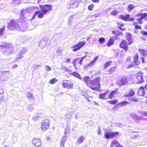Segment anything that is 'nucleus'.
<instances>
[{
    "mask_svg": "<svg viewBox=\"0 0 147 147\" xmlns=\"http://www.w3.org/2000/svg\"><path fill=\"white\" fill-rule=\"evenodd\" d=\"M49 124L50 122L48 119H46L44 120H42L41 125V129L43 130H46L49 128Z\"/></svg>",
    "mask_w": 147,
    "mask_h": 147,
    "instance_id": "obj_5",
    "label": "nucleus"
},
{
    "mask_svg": "<svg viewBox=\"0 0 147 147\" xmlns=\"http://www.w3.org/2000/svg\"><path fill=\"white\" fill-rule=\"evenodd\" d=\"M107 95V92H105V93H104L103 94H102V93L100 94H99V98L100 99H107V98H106L105 97H106V96Z\"/></svg>",
    "mask_w": 147,
    "mask_h": 147,
    "instance_id": "obj_29",
    "label": "nucleus"
},
{
    "mask_svg": "<svg viewBox=\"0 0 147 147\" xmlns=\"http://www.w3.org/2000/svg\"><path fill=\"white\" fill-rule=\"evenodd\" d=\"M78 5V3L77 1H74L72 4H71V7L72 8H76Z\"/></svg>",
    "mask_w": 147,
    "mask_h": 147,
    "instance_id": "obj_31",
    "label": "nucleus"
},
{
    "mask_svg": "<svg viewBox=\"0 0 147 147\" xmlns=\"http://www.w3.org/2000/svg\"><path fill=\"white\" fill-rule=\"evenodd\" d=\"M79 59V58H77L76 59H74V60L72 61V63L73 64L75 68H76V63L77 62L78 63Z\"/></svg>",
    "mask_w": 147,
    "mask_h": 147,
    "instance_id": "obj_35",
    "label": "nucleus"
},
{
    "mask_svg": "<svg viewBox=\"0 0 147 147\" xmlns=\"http://www.w3.org/2000/svg\"><path fill=\"white\" fill-rule=\"evenodd\" d=\"M73 18L74 16H71L69 17L68 20L69 23H70L71 22L72 20L73 19Z\"/></svg>",
    "mask_w": 147,
    "mask_h": 147,
    "instance_id": "obj_52",
    "label": "nucleus"
},
{
    "mask_svg": "<svg viewBox=\"0 0 147 147\" xmlns=\"http://www.w3.org/2000/svg\"><path fill=\"white\" fill-rule=\"evenodd\" d=\"M26 96L30 101H34V96L31 93L27 92L26 94Z\"/></svg>",
    "mask_w": 147,
    "mask_h": 147,
    "instance_id": "obj_21",
    "label": "nucleus"
},
{
    "mask_svg": "<svg viewBox=\"0 0 147 147\" xmlns=\"http://www.w3.org/2000/svg\"><path fill=\"white\" fill-rule=\"evenodd\" d=\"M60 69L63 70L64 72H67L69 73H70L72 72L71 70H69L67 68L64 66L62 67Z\"/></svg>",
    "mask_w": 147,
    "mask_h": 147,
    "instance_id": "obj_25",
    "label": "nucleus"
},
{
    "mask_svg": "<svg viewBox=\"0 0 147 147\" xmlns=\"http://www.w3.org/2000/svg\"><path fill=\"white\" fill-rule=\"evenodd\" d=\"M43 112L42 111L39 110L37 112V113L35 114V116L36 117H41L43 114Z\"/></svg>",
    "mask_w": 147,
    "mask_h": 147,
    "instance_id": "obj_26",
    "label": "nucleus"
},
{
    "mask_svg": "<svg viewBox=\"0 0 147 147\" xmlns=\"http://www.w3.org/2000/svg\"><path fill=\"white\" fill-rule=\"evenodd\" d=\"M130 115L132 117L135 118L138 120L140 119L141 118V117L138 116L134 114H131Z\"/></svg>",
    "mask_w": 147,
    "mask_h": 147,
    "instance_id": "obj_32",
    "label": "nucleus"
},
{
    "mask_svg": "<svg viewBox=\"0 0 147 147\" xmlns=\"http://www.w3.org/2000/svg\"><path fill=\"white\" fill-rule=\"evenodd\" d=\"M111 13L112 15L115 16L117 14V13L116 11H114L111 12Z\"/></svg>",
    "mask_w": 147,
    "mask_h": 147,
    "instance_id": "obj_55",
    "label": "nucleus"
},
{
    "mask_svg": "<svg viewBox=\"0 0 147 147\" xmlns=\"http://www.w3.org/2000/svg\"><path fill=\"white\" fill-rule=\"evenodd\" d=\"M129 94H127L126 95L124 96V98H125L126 97L131 96H133L135 94V92H129Z\"/></svg>",
    "mask_w": 147,
    "mask_h": 147,
    "instance_id": "obj_41",
    "label": "nucleus"
},
{
    "mask_svg": "<svg viewBox=\"0 0 147 147\" xmlns=\"http://www.w3.org/2000/svg\"><path fill=\"white\" fill-rule=\"evenodd\" d=\"M141 114L145 116H147V112H141Z\"/></svg>",
    "mask_w": 147,
    "mask_h": 147,
    "instance_id": "obj_57",
    "label": "nucleus"
},
{
    "mask_svg": "<svg viewBox=\"0 0 147 147\" xmlns=\"http://www.w3.org/2000/svg\"><path fill=\"white\" fill-rule=\"evenodd\" d=\"M112 62L111 61H109L106 63L104 65V68L106 69L109 66L111 63Z\"/></svg>",
    "mask_w": 147,
    "mask_h": 147,
    "instance_id": "obj_39",
    "label": "nucleus"
},
{
    "mask_svg": "<svg viewBox=\"0 0 147 147\" xmlns=\"http://www.w3.org/2000/svg\"><path fill=\"white\" fill-rule=\"evenodd\" d=\"M57 81V80L56 78H53L50 80L49 81V83L51 84H53L55 83Z\"/></svg>",
    "mask_w": 147,
    "mask_h": 147,
    "instance_id": "obj_40",
    "label": "nucleus"
},
{
    "mask_svg": "<svg viewBox=\"0 0 147 147\" xmlns=\"http://www.w3.org/2000/svg\"><path fill=\"white\" fill-rule=\"evenodd\" d=\"M26 13V10H22L20 12V17L22 18H23L24 17Z\"/></svg>",
    "mask_w": 147,
    "mask_h": 147,
    "instance_id": "obj_27",
    "label": "nucleus"
},
{
    "mask_svg": "<svg viewBox=\"0 0 147 147\" xmlns=\"http://www.w3.org/2000/svg\"><path fill=\"white\" fill-rule=\"evenodd\" d=\"M120 47L124 49L126 51L128 49L127 43L126 41L125 40H122L120 44Z\"/></svg>",
    "mask_w": 147,
    "mask_h": 147,
    "instance_id": "obj_15",
    "label": "nucleus"
},
{
    "mask_svg": "<svg viewBox=\"0 0 147 147\" xmlns=\"http://www.w3.org/2000/svg\"><path fill=\"white\" fill-rule=\"evenodd\" d=\"M130 15L127 14L125 16L120 15L119 18L125 21L132 22L134 20L133 17L130 18Z\"/></svg>",
    "mask_w": 147,
    "mask_h": 147,
    "instance_id": "obj_10",
    "label": "nucleus"
},
{
    "mask_svg": "<svg viewBox=\"0 0 147 147\" xmlns=\"http://www.w3.org/2000/svg\"><path fill=\"white\" fill-rule=\"evenodd\" d=\"M115 92H111L108 96L109 98L112 99L114 97L113 95L115 94Z\"/></svg>",
    "mask_w": 147,
    "mask_h": 147,
    "instance_id": "obj_45",
    "label": "nucleus"
},
{
    "mask_svg": "<svg viewBox=\"0 0 147 147\" xmlns=\"http://www.w3.org/2000/svg\"><path fill=\"white\" fill-rule=\"evenodd\" d=\"M134 64L133 63H132L131 64L127 65V68L128 69H129L131 67H134Z\"/></svg>",
    "mask_w": 147,
    "mask_h": 147,
    "instance_id": "obj_54",
    "label": "nucleus"
},
{
    "mask_svg": "<svg viewBox=\"0 0 147 147\" xmlns=\"http://www.w3.org/2000/svg\"><path fill=\"white\" fill-rule=\"evenodd\" d=\"M71 74L75 77L78 78L80 80H81L82 79V78L81 77L80 75L78 73L76 72H74L72 73Z\"/></svg>",
    "mask_w": 147,
    "mask_h": 147,
    "instance_id": "obj_24",
    "label": "nucleus"
},
{
    "mask_svg": "<svg viewBox=\"0 0 147 147\" xmlns=\"http://www.w3.org/2000/svg\"><path fill=\"white\" fill-rule=\"evenodd\" d=\"M45 67L46 69V70L47 71H49L51 69V68L47 65L45 66Z\"/></svg>",
    "mask_w": 147,
    "mask_h": 147,
    "instance_id": "obj_50",
    "label": "nucleus"
},
{
    "mask_svg": "<svg viewBox=\"0 0 147 147\" xmlns=\"http://www.w3.org/2000/svg\"><path fill=\"white\" fill-rule=\"evenodd\" d=\"M143 73L138 72L136 74V79L137 80V83L142 84L144 82V80L143 78Z\"/></svg>",
    "mask_w": 147,
    "mask_h": 147,
    "instance_id": "obj_6",
    "label": "nucleus"
},
{
    "mask_svg": "<svg viewBox=\"0 0 147 147\" xmlns=\"http://www.w3.org/2000/svg\"><path fill=\"white\" fill-rule=\"evenodd\" d=\"M105 39L103 37H101L99 38L98 40V41L100 43H103L105 42Z\"/></svg>",
    "mask_w": 147,
    "mask_h": 147,
    "instance_id": "obj_42",
    "label": "nucleus"
},
{
    "mask_svg": "<svg viewBox=\"0 0 147 147\" xmlns=\"http://www.w3.org/2000/svg\"><path fill=\"white\" fill-rule=\"evenodd\" d=\"M45 14H44L41 11H37L32 17V20L34 19L37 15V17L38 18H42L43 17L44 15Z\"/></svg>",
    "mask_w": 147,
    "mask_h": 147,
    "instance_id": "obj_13",
    "label": "nucleus"
},
{
    "mask_svg": "<svg viewBox=\"0 0 147 147\" xmlns=\"http://www.w3.org/2000/svg\"><path fill=\"white\" fill-rule=\"evenodd\" d=\"M94 7V5L93 4H91L88 6V9L90 11L92 10V9Z\"/></svg>",
    "mask_w": 147,
    "mask_h": 147,
    "instance_id": "obj_47",
    "label": "nucleus"
},
{
    "mask_svg": "<svg viewBox=\"0 0 147 147\" xmlns=\"http://www.w3.org/2000/svg\"><path fill=\"white\" fill-rule=\"evenodd\" d=\"M134 8H135V6L134 5L130 4L128 7L127 10L129 11H130Z\"/></svg>",
    "mask_w": 147,
    "mask_h": 147,
    "instance_id": "obj_34",
    "label": "nucleus"
},
{
    "mask_svg": "<svg viewBox=\"0 0 147 147\" xmlns=\"http://www.w3.org/2000/svg\"><path fill=\"white\" fill-rule=\"evenodd\" d=\"M145 92H137V95L138 96H143Z\"/></svg>",
    "mask_w": 147,
    "mask_h": 147,
    "instance_id": "obj_51",
    "label": "nucleus"
},
{
    "mask_svg": "<svg viewBox=\"0 0 147 147\" xmlns=\"http://www.w3.org/2000/svg\"><path fill=\"white\" fill-rule=\"evenodd\" d=\"M100 78L98 77L94 80H90L89 76H85L83 78V81L89 87H90L93 90H96L98 91L100 90L99 81Z\"/></svg>",
    "mask_w": 147,
    "mask_h": 147,
    "instance_id": "obj_2",
    "label": "nucleus"
},
{
    "mask_svg": "<svg viewBox=\"0 0 147 147\" xmlns=\"http://www.w3.org/2000/svg\"><path fill=\"white\" fill-rule=\"evenodd\" d=\"M141 60H142V62L143 63H145L144 58L143 57H141Z\"/></svg>",
    "mask_w": 147,
    "mask_h": 147,
    "instance_id": "obj_64",
    "label": "nucleus"
},
{
    "mask_svg": "<svg viewBox=\"0 0 147 147\" xmlns=\"http://www.w3.org/2000/svg\"><path fill=\"white\" fill-rule=\"evenodd\" d=\"M126 38L129 42V45H130L133 42L132 37V35L131 34L128 33L126 35Z\"/></svg>",
    "mask_w": 147,
    "mask_h": 147,
    "instance_id": "obj_18",
    "label": "nucleus"
},
{
    "mask_svg": "<svg viewBox=\"0 0 147 147\" xmlns=\"http://www.w3.org/2000/svg\"><path fill=\"white\" fill-rule=\"evenodd\" d=\"M128 103L127 101H125L119 103L118 104V105H119L120 106L123 107V106L127 104Z\"/></svg>",
    "mask_w": 147,
    "mask_h": 147,
    "instance_id": "obj_38",
    "label": "nucleus"
},
{
    "mask_svg": "<svg viewBox=\"0 0 147 147\" xmlns=\"http://www.w3.org/2000/svg\"><path fill=\"white\" fill-rule=\"evenodd\" d=\"M66 136H63L60 142V147H64L65 142L66 141Z\"/></svg>",
    "mask_w": 147,
    "mask_h": 147,
    "instance_id": "obj_23",
    "label": "nucleus"
},
{
    "mask_svg": "<svg viewBox=\"0 0 147 147\" xmlns=\"http://www.w3.org/2000/svg\"><path fill=\"white\" fill-rule=\"evenodd\" d=\"M141 33L144 36H147V32L143 30H141Z\"/></svg>",
    "mask_w": 147,
    "mask_h": 147,
    "instance_id": "obj_46",
    "label": "nucleus"
},
{
    "mask_svg": "<svg viewBox=\"0 0 147 147\" xmlns=\"http://www.w3.org/2000/svg\"><path fill=\"white\" fill-rule=\"evenodd\" d=\"M117 102V99H114L112 101H109V102L111 104H115Z\"/></svg>",
    "mask_w": 147,
    "mask_h": 147,
    "instance_id": "obj_44",
    "label": "nucleus"
},
{
    "mask_svg": "<svg viewBox=\"0 0 147 147\" xmlns=\"http://www.w3.org/2000/svg\"><path fill=\"white\" fill-rule=\"evenodd\" d=\"M24 57L23 55L21 54H19L18 53L17 55V57H16L15 59L16 61H18L20 60L22 58Z\"/></svg>",
    "mask_w": 147,
    "mask_h": 147,
    "instance_id": "obj_28",
    "label": "nucleus"
},
{
    "mask_svg": "<svg viewBox=\"0 0 147 147\" xmlns=\"http://www.w3.org/2000/svg\"><path fill=\"white\" fill-rule=\"evenodd\" d=\"M4 99L3 98V95L2 93L0 94V100L1 101Z\"/></svg>",
    "mask_w": 147,
    "mask_h": 147,
    "instance_id": "obj_53",
    "label": "nucleus"
},
{
    "mask_svg": "<svg viewBox=\"0 0 147 147\" xmlns=\"http://www.w3.org/2000/svg\"><path fill=\"white\" fill-rule=\"evenodd\" d=\"M146 17H147V13H142L141 17L140 18H138L137 19H139L140 20H142L145 18Z\"/></svg>",
    "mask_w": 147,
    "mask_h": 147,
    "instance_id": "obj_36",
    "label": "nucleus"
},
{
    "mask_svg": "<svg viewBox=\"0 0 147 147\" xmlns=\"http://www.w3.org/2000/svg\"><path fill=\"white\" fill-rule=\"evenodd\" d=\"M94 63L92 61L89 63L87 66L88 67H91L94 65Z\"/></svg>",
    "mask_w": 147,
    "mask_h": 147,
    "instance_id": "obj_49",
    "label": "nucleus"
},
{
    "mask_svg": "<svg viewBox=\"0 0 147 147\" xmlns=\"http://www.w3.org/2000/svg\"><path fill=\"white\" fill-rule=\"evenodd\" d=\"M138 51L140 52V54L143 56H146V53L144 50L141 49H139Z\"/></svg>",
    "mask_w": 147,
    "mask_h": 147,
    "instance_id": "obj_30",
    "label": "nucleus"
},
{
    "mask_svg": "<svg viewBox=\"0 0 147 147\" xmlns=\"http://www.w3.org/2000/svg\"><path fill=\"white\" fill-rule=\"evenodd\" d=\"M7 27L9 30H20L24 31L28 29V25L26 22H19L18 20H11L7 23Z\"/></svg>",
    "mask_w": 147,
    "mask_h": 147,
    "instance_id": "obj_1",
    "label": "nucleus"
},
{
    "mask_svg": "<svg viewBox=\"0 0 147 147\" xmlns=\"http://www.w3.org/2000/svg\"><path fill=\"white\" fill-rule=\"evenodd\" d=\"M27 109L29 111H31L34 109L33 105L31 104L28 105L27 107Z\"/></svg>",
    "mask_w": 147,
    "mask_h": 147,
    "instance_id": "obj_37",
    "label": "nucleus"
},
{
    "mask_svg": "<svg viewBox=\"0 0 147 147\" xmlns=\"http://www.w3.org/2000/svg\"><path fill=\"white\" fill-rule=\"evenodd\" d=\"M142 13H138L136 15V16L137 17H140Z\"/></svg>",
    "mask_w": 147,
    "mask_h": 147,
    "instance_id": "obj_63",
    "label": "nucleus"
},
{
    "mask_svg": "<svg viewBox=\"0 0 147 147\" xmlns=\"http://www.w3.org/2000/svg\"><path fill=\"white\" fill-rule=\"evenodd\" d=\"M117 24L120 26H124V24H123L121 22H118L117 23Z\"/></svg>",
    "mask_w": 147,
    "mask_h": 147,
    "instance_id": "obj_60",
    "label": "nucleus"
},
{
    "mask_svg": "<svg viewBox=\"0 0 147 147\" xmlns=\"http://www.w3.org/2000/svg\"><path fill=\"white\" fill-rule=\"evenodd\" d=\"M127 83L126 78L125 77H122L117 82V84L120 86H121L124 85Z\"/></svg>",
    "mask_w": 147,
    "mask_h": 147,
    "instance_id": "obj_14",
    "label": "nucleus"
},
{
    "mask_svg": "<svg viewBox=\"0 0 147 147\" xmlns=\"http://www.w3.org/2000/svg\"><path fill=\"white\" fill-rule=\"evenodd\" d=\"M63 86L68 89L71 88L73 86V83L70 81L65 80L62 84Z\"/></svg>",
    "mask_w": 147,
    "mask_h": 147,
    "instance_id": "obj_9",
    "label": "nucleus"
},
{
    "mask_svg": "<svg viewBox=\"0 0 147 147\" xmlns=\"http://www.w3.org/2000/svg\"><path fill=\"white\" fill-rule=\"evenodd\" d=\"M86 43V42L84 41L79 42L76 45H74L72 47V48L73 49V51H76L79 50L84 46Z\"/></svg>",
    "mask_w": 147,
    "mask_h": 147,
    "instance_id": "obj_7",
    "label": "nucleus"
},
{
    "mask_svg": "<svg viewBox=\"0 0 147 147\" xmlns=\"http://www.w3.org/2000/svg\"><path fill=\"white\" fill-rule=\"evenodd\" d=\"M98 57V56H96L94 58L93 60L92 61L94 63L97 60Z\"/></svg>",
    "mask_w": 147,
    "mask_h": 147,
    "instance_id": "obj_58",
    "label": "nucleus"
},
{
    "mask_svg": "<svg viewBox=\"0 0 147 147\" xmlns=\"http://www.w3.org/2000/svg\"><path fill=\"white\" fill-rule=\"evenodd\" d=\"M39 6L41 10L43 13L44 14H45L47 12L50 11L52 9V6L49 5H40Z\"/></svg>",
    "mask_w": 147,
    "mask_h": 147,
    "instance_id": "obj_4",
    "label": "nucleus"
},
{
    "mask_svg": "<svg viewBox=\"0 0 147 147\" xmlns=\"http://www.w3.org/2000/svg\"><path fill=\"white\" fill-rule=\"evenodd\" d=\"M135 28L136 29H141L142 28V27L141 26L138 25H136L135 26Z\"/></svg>",
    "mask_w": 147,
    "mask_h": 147,
    "instance_id": "obj_56",
    "label": "nucleus"
},
{
    "mask_svg": "<svg viewBox=\"0 0 147 147\" xmlns=\"http://www.w3.org/2000/svg\"><path fill=\"white\" fill-rule=\"evenodd\" d=\"M119 133L117 132H110L107 131L105 132L104 136L107 139L109 138H112L113 137L118 135Z\"/></svg>",
    "mask_w": 147,
    "mask_h": 147,
    "instance_id": "obj_8",
    "label": "nucleus"
},
{
    "mask_svg": "<svg viewBox=\"0 0 147 147\" xmlns=\"http://www.w3.org/2000/svg\"><path fill=\"white\" fill-rule=\"evenodd\" d=\"M0 50L6 55L14 53V49L12 45L5 43L0 44Z\"/></svg>",
    "mask_w": 147,
    "mask_h": 147,
    "instance_id": "obj_3",
    "label": "nucleus"
},
{
    "mask_svg": "<svg viewBox=\"0 0 147 147\" xmlns=\"http://www.w3.org/2000/svg\"><path fill=\"white\" fill-rule=\"evenodd\" d=\"M134 65H138L140 63V62L138 60V56L137 53L134 56Z\"/></svg>",
    "mask_w": 147,
    "mask_h": 147,
    "instance_id": "obj_19",
    "label": "nucleus"
},
{
    "mask_svg": "<svg viewBox=\"0 0 147 147\" xmlns=\"http://www.w3.org/2000/svg\"><path fill=\"white\" fill-rule=\"evenodd\" d=\"M116 69V67L115 66L112 67L109 69L105 71V74L107 75H110L113 73Z\"/></svg>",
    "mask_w": 147,
    "mask_h": 147,
    "instance_id": "obj_17",
    "label": "nucleus"
},
{
    "mask_svg": "<svg viewBox=\"0 0 147 147\" xmlns=\"http://www.w3.org/2000/svg\"><path fill=\"white\" fill-rule=\"evenodd\" d=\"M86 95H87V96H86V95H84V98H85L86 99V100L88 101V102H90V100H89L88 97H89L90 96H89V95L88 94H86Z\"/></svg>",
    "mask_w": 147,
    "mask_h": 147,
    "instance_id": "obj_48",
    "label": "nucleus"
},
{
    "mask_svg": "<svg viewBox=\"0 0 147 147\" xmlns=\"http://www.w3.org/2000/svg\"><path fill=\"white\" fill-rule=\"evenodd\" d=\"M48 39L47 38L44 37L41 40L39 44V46L42 48L45 47L47 46V43Z\"/></svg>",
    "mask_w": 147,
    "mask_h": 147,
    "instance_id": "obj_11",
    "label": "nucleus"
},
{
    "mask_svg": "<svg viewBox=\"0 0 147 147\" xmlns=\"http://www.w3.org/2000/svg\"><path fill=\"white\" fill-rule=\"evenodd\" d=\"M17 50V52L19 54H21L23 55L27 52L28 49L27 48L21 47L18 48Z\"/></svg>",
    "mask_w": 147,
    "mask_h": 147,
    "instance_id": "obj_12",
    "label": "nucleus"
},
{
    "mask_svg": "<svg viewBox=\"0 0 147 147\" xmlns=\"http://www.w3.org/2000/svg\"><path fill=\"white\" fill-rule=\"evenodd\" d=\"M71 59L70 58H67L65 59V61L67 63H69Z\"/></svg>",
    "mask_w": 147,
    "mask_h": 147,
    "instance_id": "obj_59",
    "label": "nucleus"
},
{
    "mask_svg": "<svg viewBox=\"0 0 147 147\" xmlns=\"http://www.w3.org/2000/svg\"><path fill=\"white\" fill-rule=\"evenodd\" d=\"M114 40L111 37L109 39V42L107 43L108 46L111 45L113 44Z\"/></svg>",
    "mask_w": 147,
    "mask_h": 147,
    "instance_id": "obj_33",
    "label": "nucleus"
},
{
    "mask_svg": "<svg viewBox=\"0 0 147 147\" xmlns=\"http://www.w3.org/2000/svg\"><path fill=\"white\" fill-rule=\"evenodd\" d=\"M85 139V137L83 136H81L79 137L78 139L77 143L80 144L82 143Z\"/></svg>",
    "mask_w": 147,
    "mask_h": 147,
    "instance_id": "obj_22",
    "label": "nucleus"
},
{
    "mask_svg": "<svg viewBox=\"0 0 147 147\" xmlns=\"http://www.w3.org/2000/svg\"><path fill=\"white\" fill-rule=\"evenodd\" d=\"M114 146L116 147H122V146L118 143L116 140H113L111 143L110 147H113Z\"/></svg>",
    "mask_w": 147,
    "mask_h": 147,
    "instance_id": "obj_20",
    "label": "nucleus"
},
{
    "mask_svg": "<svg viewBox=\"0 0 147 147\" xmlns=\"http://www.w3.org/2000/svg\"><path fill=\"white\" fill-rule=\"evenodd\" d=\"M86 57V56H85L84 57H81V58L80 59H79L82 62L83 60Z\"/></svg>",
    "mask_w": 147,
    "mask_h": 147,
    "instance_id": "obj_62",
    "label": "nucleus"
},
{
    "mask_svg": "<svg viewBox=\"0 0 147 147\" xmlns=\"http://www.w3.org/2000/svg\"><path fill=\"white\" fill-rule=\"evenodd\" d=\"M5 29V26H3L0 29V36L2 35Z\"/></svg>",
    "mask_w": 147,
    "mask_h": 147,
    "instance_id": "obj_43",
    "label": "nucleus"
},
{
    "mask_svg": "<svg viewBox=\"0 0 147 147\" xmlns=\"http://www.w3.org/2000/svg\"><path fill=\"white\" fill-rule=\"evenodd\" d=\"M33 144L36 146H39L41 144L40 140L38 138H34L32 140Z\"/></svg>",
    "mask_w": 147,
    "mask_h": 147,
    "instance_id": "obj_16",
    "label": "nucleus"
},
{
    "mask_svg": "<svg viewBox=\"0 0 147 147\" xmlns=\"http://www.w3.org/2000/svg\"><path fill=\"white\" fill-rule=\"evenodd\" d=\"M86 57V56H85L84 57H81V58L80 59H79L82 62L83 60Z\"/></svg>",
    "mask_w": 147,
    "mask_h": 147,
    "instance_id": "obj_61",
    "label": "nucleus"
}]
</instances>
